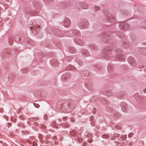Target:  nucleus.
<instances>
[{
	"mask_svg": "<svg viewBox=\"0 0 146 146\" xmlns=\"http://www.w3.org/2000/svg\"><path fill=\"white\" fill-rule=\"evenodd\" d=\"M116 53L115 57L117 60H124L125 58V56L121 54V50L119 48L115 50Z\"/></svg>",
	"mask_w": 146,
	"mask_h": 146,
	"instance_id": "1",
	"label": "nucleus"
},
{
	"mask_svg": "<svg viewBox=\"0 0 146 146\" xmlns=\"http://www.w3.org/2000/svg\"><path fill=\"white\" fill-rule=\"evenodd\" d=\"M88 21L87 20L83 19L79 21L78 23V26L80 28L84 29L88 27Z\"/></svg>",
	"mask_w": 146,
	"mask_h": 146,
	"instance_id": "2",
	"label": "nucleus"
},
{
	"mask_svg": "<svg viewBox=\"0 0 146 146\" xmlns=\"http://www.w3.org/2000/svg\"><path fill=\"white\" fill-rule=\"evenodd\" d=\"M119 27L120 29L125 30L128 28L129 25L125 22H121L120 23Z\"/></svg>",
	"mask_w": 146,
	"mask_h": 146,
	"instance_id": "3",
	"label": "nucleus"
},
{
	"mask_svg": "<svg viewBox=\"0 0 146 146\" xmlns=\"http://www.w3.org/2000/svg\"><path fill=\"white\" fill-rule=\"evenodd\" d=\"M106 20L108 22L112 23L115 22V18L113 16L109 15L106 18Z\"/></svg>",
	"mask_w": 146,
	"mask_h": 146,
	"instance_id": "4",
	"label": "nucleus"
},
{
	"mask_svg": "<svg viewBox=\"0 0 146 146\" xmlns=\"http://www.w3.org/2000/svg\"><path fill=\"white\" fill-rule=\"evenodd\" d=\"M127 60L129 63L132 64L133 66L135 64V61L133 58L132 56L129 57L127 58Z\"/></svg>",
	"mask_w": 146,
	"mask_h": 146,
	"instance_id": "5",
	"label": "nucleus"
},
{
	"mask_svg": "<svg viewBox=\"0 0 146 146\" xmlns=\"http://www.w3.org/2000/svg\"><path fill=\"white\" fill-rule=\"evenodd\" d=\"M70 21L69 19L68 18L65 19L64 21V26L67 28L70 26Z\"/></svg>",
	"mask_w": 146,
	"mask_h": 146,
	"instance_id": "6",
	"label": "nucleus"
},
{
	"mask_svg": "<svg viewBox=\"0 0 146 146\" xmlns=\"http://www.w3.org/2000/svg\"><path fill=\"white\" fill-rule=\"evenodd\" d=\"M72 32L73 36H79L80 35V33L78 30H73L72 31Z\"/></svg>",
	"mask_w": 146,
	"mask_h": 146,
	"instance_id": "7",
	"label": "nucleus"
},
{
	"mask_svg": "<svg viewBox=\"0 0 146 146\" xmlns=\"http://www.w3.org/2000/svg\"><path fill=\"white\" fill-rule=\"evenodd\" d=\"M121 107L123 111L125 112L127 111V107L126 106V104L125 103L123 102L121 104Z\"/></svg>",
	"mask_w": 146,
	"mask_h": 146,
	"instance_id": "8",
	"label": "nucleus"
},
{
	"mask_svg": "<svg viewBox=\"0 0 146 146\" xmlns=\"http://www.w3.org/2000/svg\"><path fill=\"white\" fill-rule=\"evenodd\" d=\"M118 36L122 40H125L126 36L123 33H119L118 34Z\"/></svg>",
	"mask_w": 146,
	"mask_h": 146,
	"instance_id": "9",
	"label": "nucleus"
},
{
	"mask_svg": "<svg viewBox=\"0 0 146 146\" xmlns=\"http://www.w3.org/2000/svg\"><path fill=\"white\" fill-rule=\"evenodd\" d=\"M33 5L34 7L37 10L38 9L39 5H40L39 4L38 2L36 1H34L33 3Z\"/></svg>",
	"mask_w": 146,
	"mask_h": 146,
	"instance_id": "10",
	"label": "nucleus"
},
{
	"mask_svg": "<svg viewBox=\"0 0 146 146\" xmlns=\"http://www.w3.org/2000/svg\"><path fill=\"white\" fill-rule=\"evenodd\" d=\"M82 54L86 56H88L89 55V54L87 50H85L82 52Z\"/></svg>",
	"mask_w": 146,
	"mask_h": 146,
	"instance_id": "11",
	"label": "nucleus"
},
{
	"mask_svg": "<svg viewBox=\"0 0 146 146\" xmlns=\"http://www.w3.org/2000/svg\"><path fill=\"white\" fill-rule=\"evenodd\" d=\"M74 41L77 44H78L80 45V39L77 38H76L74 39Z\"/></svg>",
	"mask_w": 146,
	"mask_h": 146,
	"instance_id": "12",
	"label": "nucleus"
},
{
	"mask_svg": "<svg viewBox=\"0 0 146 146\" xmlns=\"http://www.w3.org/2000/svg\"><path fill=\"white\" fill-rule=\"evenodd\" d=\"M108 35V34H106L105 33H104L102 34L101 36L104 38V39H106H106L107 40V38H107V36Z\"/></svg>",
	"mask_w": 146,
	"mask_h": 146,
	"instance_id": "13",
	"label": "nucleus"
},
{
	"mask_svg": "<svg viewBox=\"0 0 146 146\" xmlns=\"http://www.w3.org/2000/svg\"><path fill=\"white\" fill-rule=\"evenodd\" d=\"M38 13V11H33L31 12L30 14L31 15H36Z\"/></svg>",
	"mask_w": 146,
	"mask_h": 146,
	"instance_id": "14",
	"label": "nucleus"
},
{
	"mask_svg": "<svg viewBox=\"0 0 146 146\" xmlns=\"http://www.w3.org/2000/svg\"><path fill=\"white\" fill-rule=\"evenodd\" d=\"M110 49H111L110 48L107 47L104 50V52L106 53L107 54H108L109 53V52H108L107 51V50H109Z\"/></svg>",
	"mask_w": 146,
	"mask_h": 146,
	"instance_id": "15",
	"label": "nucleus"
},
{
	"mask_svg": "<svg viewBox=\"0 0 146 146\" xmlns=\"http://www.w3.org/2000/svg\"><path fill=\"white\" fill-rule=\"evenodd\" d=\"M95 11H96V10H98L99 9H100V7L99 6H96L95 7Z\"/></svg>",
	"mask_w": 146,
	"mask_h": 146,
	"instance_id": "16",
	"label": "nucleus"
},
{
	"mask_svg": "<svg viewBox=\"0 0 146 146\" xmlns=\"http://www.w3.org/2000/svg\"><path fill=\"white\" fill-rule=\"evenodd\" d=\"M36 26H35V27H36ZM35 26H33V27H32V26H31L30 27V29H31V30L32 31H33V29H34V30H35Z\"/></svg>",
	"mask_w": 146,
	"mask_h": 146,
	"instance_id": "17",
	"label": "nucleus"
},
{
	"mask_svg": "<svg viewBox=\"0 0 146 146\" xmlns=\"http://www.w3.org/2000/svg\"><path fill=\"white\" fill-rule=\"evenodd\" d=\"M91 47L93 49H96V47L95 45H92L91 46Z\"/></svg>",
	"mask_w": 146,
	"mask_h": 146,
	"instance_id": "18",
	"label": "nucleus"
},
{
	"mask_svg": "<svg viewBox=\"0 0 146 146\" xmlns=\"http://www.w3.org/2000/svg\"><path fill=\"white\" fill-rule=\"evenodd\" d=\"M108 135H102V137L104 138L108 137Z\"/></svg>",
	"mask_w": 146,
	"mask_h": 146,
	"instance_id": "19",
	"label": "nucleus"
},
{
	"mask_svg": "<svg viewBox=\"0 0 146 146\" xmlns=\"http://www.w3.org/2000/svg\"><path fill=\"white\" fill-rule=\"evenodd\" d=\"M118 114H119V113H118L116 112L115 114H114L115 115H114V114H113V115L115 116V117H116L117 116V115H118Z\"/></svg>",
	"mask_w": 146,
	"mask_h": 146,
	"instance_id": "20",
	"label": "nucleus"
},
{
	"mask_svg": "<svg viewBox=\"0 0 146 146\" xmlns=\"http://www.w3.org/2000/svg\"><path fill=\"white\" fill-rule=\"evenodd\" d=\"M9 124L10 125H11V123H8V124L7 125V126L8 127H9L10 126H9Z\"/></svg>",
	"mask_w": 146,
	"mask_h": 146,
	"instance_id": "21",
	"label": "nucleus"
},
{
	"mask_svg": "<svg viewBox=\"0 0 146 146\" xmlns=\"http://www.w3.org/2000/svg\"><path fill=\"white\" fill-rule=\"evenodd\" d=\"M34 104V106H35V107L36 108H38L40 107V106L39 105H37L36 106H35V105L34 104Z\"/></svg>",
	"mask_w": 146,
	"mask_h": 146,
	"instance_id": "22",
	"label": "nucleus"
},
{
	"mask_svg": "<svg viewBox=\"0 0 146 146\" xmlns=\"http://www.w3.org/2000/svg\"><path fill=\"white\" fill-rule=\"evenodd\" d=\"M132 135V134L131 133H130L128 135V136L129 137H131Z\"/></svg>",
	"mask_w": 146,
	"mask_h": 146,
	"instance_id": "23",
	"label": "nucleus"
},
{
	"mask_svg": "<svg viewBox=\"0 0 146 146\" xmlns=\"http://www.w3.org/2000/svg\"><path fill=\"white\" fill-rule=\"evenodd\" d=\"M143 92H145V93H146V88H145V89H144L143 90Z\"/></svg>",
	"mask_w": 146,
	"mask_h": 146,
	"instance_id": "24",
	"label": "nucleus"
},
{
	"mask_svg": "<svg viewBox=\"0 0 146 146\" xmlns=\"http://www.w3.org/2000/svg\"><path fill=\"white\" fill-rule=\"evenodd\" d=\"M72 35L71 34H70L69 35H68V36L69 37H71L72 36Z\"/></svg>",
	"mask_w": 146,
	"mask_h": 146,
	"instance_id": "25",
	"label": "nucleus"
},
{
	"mask_svg": "<svg viewBox=\"0 0 146 146\" xmlns=\"http://www.w3.org/2000/svg\"><path fill=\"white\" fill-rule=\"evenodd\" d=\"M118 98H121V97H117Z\"/></svg>",
	"mask_w": 146,
	"mask_h": 146,
	"instance_id": "26",
	"label": "nucleus"
},
{
	"mask_svg": "<svg viewBox=\"0 0 146 146\" xmlns=\"http://www.w3.org/2000/svg\"><path fill=\"white\" fill-rule=\"evenodd\" d=\"M50 62H51V63H52V60H51V61H50Z\"/></svg>",
	"mask_w": 146,
	"mask_h": 146,
	"instance_id": "27",
	"label": "nucleus"
},
{
	"mask_svg": "<svg viewBox=\"0 0 146 146\" xmlns=\"http://www.w3.org/2000/svg\"><path fill=\"white\" fill-rule=\"evenodd\" d=\"M68 106H67V107H66V108H67H67H68Z\"/></svg>",
	"mask_w": 146,
	"mask_h": 146,
	"instance_id": "28",
	"label": "nucleus"
},
{
	"mask_svg": "<svg viewBox=\"0 0 146 146\" xmlns=\"http://www.w3.org/2000/svg\"><path fill=\"white\" fill-rule=\"evenodd\" d=\"M36 26H37V27H39V26L38 25H37Z\"/></svg>",
	"mask_w": 146,
	"mask_h": 146,
	"instance_id": "29",
	"label": "nucleus"
},
{
	"mask_svg": "<svg viewBox=\"0 0 146 146\" xmlns=\"http://www.w3.org/2000/svg\"><path fill=\"white\" fill-rule=\"evenodd\" d=\"M145 50L146 51V49H145Z\"/></svg>",
	"mask_w": 146,
	"mask_h": 146,
	"instance_id": "30",
	"label": "nucleus"
},
{
	"mask_svg": "<svg viewBox=\"0 0 146 146\" xmlns=\"http://www.w3.org/2000/svg\"><path fill=\"white\" fill-rule=\"evenodd\" d=\"M131 39H132V37H131Z\"/></svg>",
	"mask_w": 146,
	"mask_h": 146,
	"instance_id": "31",
	"label": "nucleus"
},
{
	"mask_svg": "<svg viewBox=\"0 0 146 146\" xmlns=\"http://www.w3.org/2000/svg\"><path fill=\"white\" fill-rule=\"evenodd\" d=\"M106 58H108V57H106Z\"/></svg>",
	"mask_w": 146,
	"mask_h": 146,
	"instance_id": "32",
	"label": "nucleus"
},
{
	"mask_svg": "<svg viewBox=\"0 0 146 146\" xmlns=\"http://www.w3.org/2000/svg\"><path fill=\"white\" fill-rule=\"evenodd\" d=\"M19 39H20V38H19V39H18V40H19Z\"/></svg>",
	"mask_w": 146,
	"mask_h": 146,
	"instance_id": "33",
	"label": "nucleus"
},
{
	"mask_svg": "<svg viewBox=\"0 0 146 146\" xmlns=\"http://www.w3.org/2000/svg\"><path fill=\"white\" fill-rule=\"evenodd\" d=\"M84 8V9H86V8Z\"/></svg>",
	"mask_w": 146,
	"mask_h": 146,
	"instance_id": "34",
	"label": "nucleus"
}]
</instances>
